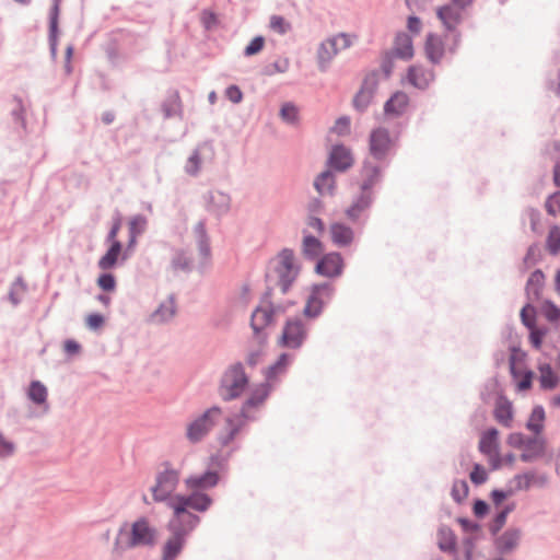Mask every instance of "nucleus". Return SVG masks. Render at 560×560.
Returning a JSON list of instances; mask_svg holds the SVG:
<instances>
[{
    "instance_id": "1",
    "label": "nucleus",
    "mask_w": 560,
    "mask_h": 560,
    "mask_svg": "<svg viewBox=\"0 0 560 560\" xmlns=\"http://www.w3.org/2000/svg\"><path fill=\"white\" fill-rule=\"evenodd\" d=\"M179 483V471L166 467L160 471L156 477L154 485L150 488L152 499L156 503L165 502L171 509L172 503L183 499L188 502L184 506L185 511L206 512L212 504V499L203 492H191L190 494H174Z\"/></svg>"
},
{
    "instance_id": "2",
    "label": "nucleus",
    "mask_w": 560,
    "mask_h": 560,
    "mask_svg": "<svg viewBox=\"0 0 560 560\" xmlns=\"http://www.w3.org/2000/svg\"><path fill=\"white\" fill-rule=\"evenodd\" d=\"M186 500L179 499L172 503V517L167 523L171 536L162 546V560H175L180 553L186 537L197 527L200 517L190 511H185Z\"/></svg>"
},
{
    "instance_id": "3",
    "label": "nucleus",
    "mask_w": 560,
    "mask_h": 560,
    "mask_svg": "<svg viewBox=\"0 0 560 560\" xmlns=\"http://www.w3.org/2000/svg\"><path fill=\"white\" fill-rule=\"evenodd\" d=\"M159 530L151 521L141 516L131 523H124L115 537L113 550L121 553L138 547H152L158 542Z\"/></svg>"
},
{
    "instance_id": "4",
    "label": "nucleus",
    "mask_w": 560,
    "mask_h": 560,
    "mask_svg": "<svg viewBox=\"0 0 560 560\" xmlns=\"http://www.w3.org/2000/svg\"><path fill=\"white\" fill-rule=\"evenodd\" d=\"M269 392L270 386L267 383L258 385L253 389L250 396L245 401L241 415L226 419V433H222L219 438L223 446L229 445L234 440L240 429L247 420L255 418L256 411L262 406Z\"/></svg>"
},
{
    "instance_id": "5",
    "label": "nucleus",
    "mask_w": 560,
    "mask_h": 560,
    "mask_svg": "<svg viewBox=\"0 0 560 560\" xmlns=\"http://www.w3.org/2000/svg\"><path fill=\"white\" fill-rule=\"evenodd\" d=\"M271 273L277 279L283 293H285L291 284L295 281L300 273V265L295 258L293 250L284 248L270 261Z\"/></svg>"
},
{
    "instance_id": "6",
    "label": "nucleus",
    "mask_w": 560,
    "mask_h": 560,
    "mask_svg": "<svg viewBox=\"0 0 560 560\" xmlns=\"http://www.w3.org/2000/svg\"><path fill=\"white\" fill-rule=\"evenodd\" d=\"M221 417V410L212 407L201 416L190 421L186 427V438L190 443L200 442L213 428L215 421Z\"/></svg>"
},
{
    "instance_id": "7",
    "label": "nucleus",
    "mask_w": 560,
    "mask_h": 560,
    "mask_svg": "<svg viewBox=\"0 0 560 560\" xmlns=\"http://www.w3.org/2000/svg\"><path fill=\"white\" fill-rule=\"evenodd\" d=\"M247 384V377L241 364L231 366L223 375L221 395L224 399L237 397Z\"/></svg>"
},
{
    "instance_id": "8",
    "label": "nucleus",
    "mask_w": 560,
    "mask_h": 560,
    "mask_svg": "<svg viewBox=\"0 0 560 560\" xmlns=\"http://www.w3.org/2000/svg\"><path fill=\"white\" fill-rule=\"evenodd\" d=\"M499 445V431L497 429L490 428L482 432L478 448L487 457L489 465L494 470L502 467Z\"/></svg>"
},
{
    "instance_id": "9",
    "label": "nucleus",
    "mask_w": 560,
    "mask_h": 560,
    "mask_svg": "<svg viewBox=\"0 0 560 560\" xmlns=\"http://www.w3.org/2000/svg\"><path fill=\"white\" fill-rule=\"evenodd\" d=\"M396 139L390 136L388 129L377 127L373 129L369 137L370 154L376 160L385 159L394 148Z\"/></svg>"
},
{
    "instance_id": "10",
    "label": "nucleus",
    "mask_w": 560,
    "mask_h": 560,
    "mask_svg": "<svg viewBox=\"0 0 560 560\" xmlns=\"http://www.w3.org/2000/svg\"><path fill=\"white\" fill-rule=\"evenodd\" d=\"M350 38L340 34L323 42L317 51L318 65L322 70H326L334 57L342 49L350 46Z\"/></svg>"
},
{
    "instance_id": "11",
    "label": "nucleus",
    "mask_w": 560,
    "mask_h": 560,
    "mask_svg": "<svg viewBox=\"0 0 560 560\" xmlns=\"http://www.w3.org/2000/svg\"><path fill=\"white\" fill-rule=\"evenodd\" d=\"M332 291V285L328 283L313 285L304 307V315L307 317L319 315L324 302L330 299Z\"/></svg>"
},
{
    "instance_id": "12",
    "label": "nucleus",
    "mask_w": 560,
    "mask_h": 560,
    "mask_svg": "<svg viewBox=\"0 0 560 560\" xmlns=\"http://www.w3.org/2000/svg\"><path fill=\"white\" fill-rule=\"evenodd\" d=\"M273 308L270 304H262L258 306L253 315L250 325L254 330V341L258 346H262L267 339V336L262 334V330L272 322L273 319Z\"/></svg>"
},
{
    "instance_id": "13",
    "label": "nucleus",
    "mask_w": 560,
    "mask_h": 560,
    "mask_svg": "<svg viewBox=\"0 0 560 560\" xmlns=\"http://www.w3.org/2000/svg\"><path fill=\"white\" fill-rule=\"evenodd\" d=\"M306 337V329L300 319L288 320L283 327L280 343L283 347L296 349Z\"/></svg>"
},
{
    "instance_id": "14",
    "label": "nucleus",
    "mask_w": 560,
    "mask_h": 560,
    "mask_svg": "<svg viewBox=\"0 0 560 560\" xmlns=\"http://www.w3.org/2000/svg\"><path fill=\"white\" fill-rule=\"evenodd\" d=\"M343 269V259L339 253H328L324 255L316 264L315 271L327 278H335L341 275Z\"/></svg>"
},
{
    "instance_id": "15",
    "label": "nucleus",
    "mask_w": 560,
    "mask_h": 560,
    "mask_svg": "<svg viewBox=\"0 0 560 560\" xmlns=\"http://www.w3.org/2000/svg\"><path fill=\"white\" fill-rule=\"evenodd\" d=\"M434 80V72L420 65L410 66L402 82H407L416 89L424 90Z\"/></svg>"
},
{
    "instance_id": "16",
    "label": "nucleus",
    "mask_w": 560,
    "mask_h": 560,
    "mask_svg": "<svg viewBox=\"0 0 560 560\" xmlns=\"http://www.w3.org/2000/svg\"><path fill=\"white\" fill-rule=\"evenodd\" d=\"M436 15L443 26L448 32L454 33L463 20L464 10L451 3L440 7L436 10Z\"/></svg>"
},
{
    "instance_id": "17",
    "label": "nucleus",
    "mask_w": 560,
    "mask_h": 560,
    "mask_svg": "<svg viewBox=\"0 0 560 560\" xmlns=\"http://www.w3.org/2000/svg\"><path fill=\"white\" fill-rule=\"evenodd\" d=\"M546 482L545 476H539L534 471H527L515 475L509 482L510 493L528 490L533 486H542Z\"/></svg>"
},
{
    "instance_id": "18",
    "label": "nucleus",
    "mask_w": 560,
    "mask_h": 560,
    "mask_svg": "<svg viewBox=\"0 0 560 560\" xmlns=\"http://www.w3.org/2000/svg\"><path fill=\"white\" fill-rule=\"evenodd\" d=\"M446 51L445 40L442 36L430 33L424 42L425 57L433 63H439Z\"/></svg>"
},
{
    "instance_id": "19",
    "label": "nucleus",
    "mask_w": 560,
    "mask_h": 560,
    "mask_svg": "<svg viewBox=\"0 0 560 560\" xmlns=\"http://www.w3.org/2000/svg\"><path fill=\"white\" fill-rule=\"evenodd\" d=\"M329 235L331 242L337 247L350 246L354 240L353 230L349 225L341 222H332L329 225Z\"/></svg>"
},
{
    "instance_id": "20",
    "label": "nucleus",
    "mask_w": 560,
    "mask_h": 560,
    "mask_svg": "<svg viewBox=\"0 0 560 560\" xmlns=\"http://www.w3.org/2000/svg\"><path fill=\"white\" fill-rule=\"evenodd\" d=\"M493 417L504 428H512L514 420L513 404L504 396L495 400Z\"/></svg>"
},
{
    "instance_id": "21",
    "label": "nucleus",
    "mask_w": 560,
    "mask_h": 560,
    "mask_svg": "<svg viewBox=\"0 0 560 560\" xmlns=\"http://www.w3.org/2000/svg\"><path fill=\"white\" fill-rule=\"evenodd\" d=\"M218 481V474L215 471L209 470L201 476H189L185 479V485L187 489L191 490L192 492H200L199 490L213 488L217 486Z\"/></svg>"
},
{
    "instance_id": "22",
    "label": "nucleus",
    "mask_w": 560,
    "mask_h": 560,
    "mask_svg": "<svg viewBox=\"0 0 560 560\" xmlns=\"http://www.w3.org/2000/svg\"><path fill=\"white\" fill-rule=\"evenodd\" d=\"M409 106V96L405 92H396L384 105V114L389 117L402 115Z\"/></svg>"
},
{
    "instance_id": "23",
    "label": "nucleus",
    "mask_w": 560,
    "mask_h": 560,
    "mask_svg": "<svg viewBox=\"0 0 560 560\" xmlns=\"http://www.w3.org/2000/svg\"><path fill=\"white\" fill-rule=\"evenodd\" d=\"M330 165L338 170L345 171L353 163L351 152L343 145H336L332 148L329 156Z\"/></svg>"
},
{
    "instance_id": "24",
    "label": "nucleus",
    "mask_w": 560,
    "mask_h": 560,
    "mask_svg": "<svg viewBox=\"0 0 560 560\" xmlns=\"http://www.w3.org/2000/svg\"><path fill=\"white\" fill-rule=\"evenodd\" d=\"M545 453V441L541 438H528L521 454L523 462H532Z\"/></svg>"
},
{
    "instance_id": "25",
    "label": "nucleus",
    "mask_w": 560,
    "mask_h": 560,
    "mask_svg": "<svg viewBox=\"0 0 560 560\" xmlns=\"http://www.w3.org/2000/svg\"><path fill=\"white\" fill-rule=\"evenodd\" d=\"M121 250L122 244L120 242H114V244H110L107 252L100 258L97 262L98 268L104 271L114 268L118 261Z\"/></svg>"
},
{
    "instance_id": "26",
    "label": "nucleus",
    "mask_w": 560,
    "mask_h": 560,
    "mask_svg": "<svg viewBox=\"0 0 560 560\" xmlns=\"http://www.w3.org/2000/svg\"><path fill=\"white\" fill-rule=\"evenodd\" d=\"M394 52L401 59H411L413 57L412 39L409 35L400 33L395 38Z\"/></svg>"
},
{
    "instance_id": "27",
    "label": "nucleus",
    "mask_w": 560,
    "mask_h": 560,
    "mask_svg": "<svg viewBox=\"0 0 560 560\" xmlns=\"http://www.w3.org/2000/svg\"><path fill=\"white\" fill-rule=\"evenodd\" d=\"M371 203V194L363 189L358 199L346 210V214L350 220L355 221L360 214L369 208Z\"/></svg>"
},
{
    "instance_id": "28",
    "label": "nucleus",
    "mask_w": 560,
    "mask_h": 560,
    "mask_svg": "<svg viewBox=\"0 0 560 560\" xmlns=\"http://www.w3.org/2000/svg\"><path fill=\"white\" fill-rule=\"evenodd\" d=\"M375 92V85L364 82L361 90L355 95L353 103L359 110H364L373 100Z\"/></svg>"
},
{
    "instance_id": "29",
    "label": "nucleus",
    "mask_w": 560,
    "mask_h": 560,
    "mask_svg": "<svg viewBox=\"0 0 560 560\" xmlns=\"http://www.w3.org/2000/svg\"><path fill=\"white\" fill-rule=\"evenodd\" d=\"M539 370V382L540 386L545 389H552L559 383V377L553 372L549 364H541L538 368Z\"/></svg>"
},
{
    "instance_id": "30",
    "label": "nucleus",
    "mask_w": 560,
    "mask_h": 560,
    "mask_svg": "<svg viewBox=\"0 0 560 560\" xmlns=\"http://www.w3.org/2000/svg\"><path fill=\"white\" fill-rule=\"evenodd\" d=\"M545 422V410L541 406H536L532 410L529 419L527 421L526 428L534 432L535 434H539L544 429Z\"/></svg>"
},
{
    "instance_id": "31",
    "label": "nucleus",
    "mask_w": 560,
    "mask_h": 560,
    "mask_svg": "<svg viewBox=\"0 0 560 560\" xmlns=\"http://www.w3.org/2000/svg\"><path fill=\"white\" fill-rule=\"evenodd\" d=\"M148 221L143 215H135L129 221V247L133 246L137 237L145 231Z\"/></svg>"
},
{
    "instance_id": "32",
    "label": "nucleus",
    "mask_w": 560,
    "mask_h": 560,
    "mask_svg": "<svg viewBox=\"0 0 560 560\" xmlns=\"http://www.w3.org/2000/svg\"><path fill=\"white\" fill-rule=\"evenodd\" d=\"M302 249H303V254L306 257L315 258L323 253L324 247H323L322 242L318 238H316L312 235H306L303 238Z\"/></svg>"
},
{
    "instance_id": "33",
    "label": "nucleus",
    "mask_w": 560,
    "mask_h": 560,
    "mask_svg": "<svg viewBox=\"0 0 560 560\" xmlns=\"http://www.w3.org/2000/svg\"><path fill=\"white\" fill-rule=\"evenodd\" d=\"M47 395L48 393L46 386L39 381H33L30 384L27 396L33 402L37 405L45 404L47 400Z\"/></svg>"
},
{
    "instance_id": "34",
    "label": "nucleus",
    "mask_w": 560,
    "mask_h": 560,
    "mask_svg": "<svg viewBox=\"0 0 560 560\" xmlns=\"http://www.w3.org/2000/svg\"><path fill=\"white\" fill-rule=\"evenodd\" d=\"M175 314V303L173 299H167L152 314V319L156 323H163L172 318Z\"/></svg>"
},
{
    "instance_id": "35",
    "label": "nucleus",
    "mask_w": 560,
    "mask_h": 560,
    "mask_svg": "<svg viewBox=\"0 0 560 560\" xmlns=\"http://www.w3.org/2000/svg\"><path fill=\"white\" fill-rule=\"evenodd\" d=\"M521 534L518 530H508L498 540L500 550L508 552L514 549L520 540Z\"/></svg>"
},
{
    "instance_id": "36",
    "label": "nucleus",
    "mask_w": 560,
    "mask_h": 560,
    "mask_svg": "<svg viewBox=\"0 0 560 560\" xmlns=\"http://www.w3.org/2000/svg\"><path fill=\"white\" fill-rule=\"evenodd\" d=\"M314 185L319 194H330L335 186L334 175L329 171H325L316 178Z\"/></svg>"
},
{
    "instance_id": "37",
    "label": "nucleus",
    "mask_w": 560,
    "mask_h": 560,
    "mask_svg": "<svg viewBox=\"0 0 560 560\" xmlns=\"http://www.w3.org/2000/svg\"><path fill=\"white\" fill-rule=\"evenodd\" d=\"M511 372H512L514 380H516V382H517L516 386H517L518 390H527L532 387L533 372H530V371L521 372L516 369L514 363H512V365H511Z\"/></svg>"
},
{
    "instance_id": "38",
    "label": "nucleus",
    "mask_w": 560,
    "mask_h": 560,
    "mask_svg": "<svg viewBox=\"0 0 560 560\" xmlns=\"http://www.w3.org/2000/svg\"><path fill=\"white\" fill-rule=\"evenodd\" d=\"M539 310L547 320L551 323L560 320V308L553 302L549 300L544 301Z\"/></svg>"
},
{
    "instance_id": "39",
    "label": "nucleus",
    "mask_w": 560,
    "mask_h": 560,
    "mask_svg": "<svg viewBox=\"0 0 560 560\" xmlns=\"http://www.w3.org/2000/svg\"><path fill=\"white\" fill-rule=\"evenodd\" d=\"M182 102L179 94L174 92L163 106L166 117L176 116L180 113Z\"/></svg>"
},
{
    "instance_id": "40",
    "label": "nucleus",
    "mask_w": 560,
    "mask_h": 560,
    "mask_svg": "<svg viewBox=\"0 0 560 560\" xmlns=\"http://www.w3.org/2000/svg\"><path fill=\"white\" fill-rule=\"evenodd\" d=\"M547 249L556 255L560 252V229L553 226L550 229L547 237Z\"/></svg>"
},
{
    "instance_id": "41",
    "label": "nucleus",
    "mask_w": 560,
    "mask_h": 560,
    "mask_svg": "<svg viewBox=\"0 0 560 560\" xmlns=\"http://www.w3.org/2000/svg\"><path fill=\"white\" fill-rule=\"evenodd\" d=\"M521 318H522V322L523 324L529 329V328H533V327H536L535 325V322H536V311L535 308L527 304L525 305L522 311H521Z\"/></svg>"
},
{
    "instance_id": "42",
    "label": "nucleus",
    "mask_w": 560,
    "mask_h": 560,
    "mask_svg": "<svg viewBox=\"0 0 560 560\" xmlns=\"http://www.w3.org/2000/svg\"><path fill=\"white\" fill-rule=\"evenodd\" d=\"M97 285L107 292H113L116 289V279L112 273H102L97 278Z\"/></svg>"
},
{
    "instance_id": "43",
    "label": "nucleus",
    "mask_w": 560,
    "mask_h": 560,
    "mask_svg": "<svg viewBox=\"0 0 560 560\" xmlns=\"http://www.w3.org/2000/svg\"><path fill=\"white\" fill-rule=\"evenodd\" d=\"M270 28L279 34H284L290 28V24L282 16L273 15L270 19Z\"/></svg>"
},
{
    "instance_id": "44",
    "label": "nucleus",
    "mask_w": 560,
    "mask_h": 560,
    "mask_svg": "<svg viewBox=\"0 0 560 560\" xmlns=\"http://www.w3.org/2000/svg\"><path fill=\"white\" fill-rule=\"evenodd\" d=\"M201 159L197 151H195L186 163V172L190 175H196L200 170Z\"/></svg>"
},
{
    "instance_id": "45",
    "label": "nucleus",
    "mask_w": 560,
    "mask_h": 560,
    "mask_svg": "<svg viewBox=\"0 0 560 560\" xmlns=\"http://www.w3.org/2000/svg\"><path fill=\"white\" fill-rule=\"evenodd\" d=\"M331 131L338 136H346L350 132V120L347 117H341L336 120Z\"/></svg>"
},
{
    "instance_id": "46",
    "label": "nucleus",
    "mask_w": 560,
    "mask_h": 560,
    "mask_svg": "<svg viewBox=\"0 0 560 560\" xmlns=\"http://www.w3.org/2000/svg\"><path fill=\"white\" fill-rule=\"evenodd\" d=\"M529 341L535 349L539 350L542 343V339L546 335V330L537 327L529 328Z\"/></svg>"
},
{
    "instance_id": "47",
    "label": "nucleus",
    "mask_w": 560,
    "mask_h": 560,
    "mask_svg": "<svg viewBox=\"0 0 560 560\" xmlns=\"http://www.w3.org/2000/svg\"><path fill=\"white\" fill-rule=\"evenodd\" d=\"M487 478H488V475H487V471L485 470V468L481 465L476 464L472 471L470 472V480L475 485H481V483L486 482Z\"/></svg>"
},
{
    "instance_id": "48",
    "label": "nucleus",
    "mask_w": 560,
    "mask_h": 560,
    "mask_svg": "<svg viewBox=\"0 0 560 560\" xmlns=\"http://www.w3.org/2000/svg\"><path fill=\"white\" fill-rule=\"evenodd\" d=\"M288 363L289 357L287 354H281L277 363L269 368L268 378H271L276 374L283 372Z\"/></svg>"
},
{
    "instance_id": "49",
    "label": "nucleus",
    "mask_w": 560,
    "mask_h": 560,
    "mask_svg": "<svg viewBox=\"0 0 560 560\" xmlns=\"http://www.w3.org/2000/svg\"><path fill=\"white\" fill-rule=\"evenodd\" d=\"M265 39L261 36H257L245 48L246 56H253L258 54L264 48Z\"/></svg>"
},
{
    "instance_id": "50",
    "label": "nucleus",
    "mask_w": 560,
    "mask_h": 560,
    "mask_svg": "<svg viewBox=\"0 0 560 560\" xmlns=\"http://www.w3.org/2000/svg\"><path fill=\"white\" fill-rule=\"evenodd\" d=\"M547 211L552 215L560 214V192H556L549 197L546 202Z\"/></svg>"
},
{
    "instance_id": "51",
    "label": "nucleus",
    "mask_w": 560,
    "mask_h": 560,
    "mask_svg": "<svg viewBox=\"0 0 560 560\" xmlns=\"http://www.w3.org/2000/svg\"><path fill=\"white\" fill-rule=\"evenodd\" d=\"M280 115L283 120L288 122H293L298 117V109L292 104H284L281 108Z\"/></svg>"
},
{
    "instance_id": "52",
    "label": "nucleus",
    "mask_w": 560,
    "mask_h": 560,
    "mask_svg": "<svg viewBox=\"0 0 560 560\" xmlns=\"http://www.w3.org/2000/svg\"><path fill=\"white\" fill-rule=\"evenodd\" d=\"M527 439L528 438H526L524 434L515 432V433H511L508 436L506 442L512 447L523 450Z\"/></svg>"
},
{
    "instance_id": "53",
    "label": "nucleus",
    "mask_w": 560,
    "mask_h": 560,
    "mask_svg": "<svg viewBox=\"0 0 560 560\" xmlns=\"http://www.w3.org/2000/svg\"><path fill=\"white\" fill-rule=\"evenodd\" d=\"M85 324L90 329L96 330L104 325V317L101 314H90L85 318Z\"/></svg>"
},
{
    "instance_id": "54",
    "label": "nucleus",
    "mask_w": 560,
    "mask_h": 560,
    "mask_svg": "<svg viewBox=\"0 0 560 560\" xmlns=\"http://www.w3.org/2000/svg\"><path fill=\"white\" fill-rule=\"evenodd\" d=\"M225 95L232 103L235 104L240 103L243 98V93L236 85L229 86L225 91Z\"/></svg>"
},
{
    "instance_id": "55",
    "label": "nucleus",
    "mask_w": 560,
    "mask_h": 560,
    "mask_svg": "<svg viewBox=\"0 0 560 560\" xmlns=\"http://www.w3.org/2000/svg\"><path fill=\"white\" fill-rule=\"evenodd\" d=\"M14 452V445L0 435V457H5Z\"/></svg>"
},
{
    "instance_id": "56",
    "label": "nucleus",
    "mask_w": 560,
    "mask_h": 560,
    "mask_svg": "<svg viewBox=\"0 0 560 560\" xmlns=\"http://www.w3.org/2000/svg\"><path fill=\"white\" fill-rule=\"evenodd\" d=\"M120 228H121V220L118 218L114 221L113 226L107 235V241L110 244H114V242H119L117 240V236H118Z\"/></svg>"
},
{
    "instance_id": "57",
    "label": "nucleus",
    "mask_w": 560,
    "mask_h": 560,
    "mask_svg": "<svg viewBox=\"0 0 560 560\" xmlns=\"http://www.w3.org/2000/svg\"><path fill=\"white\" fill-rule=\"evenodd\" d=\"M513 493H510V488L506 491L502 490H493L491 493V499L494 504L499 505L501 504L506 498L512 495Z\"/></svg>"
},
{
    "instance_id": "58",
    "label": "nucleus",
    "mask_w": 560,
    "mask_h": 560,
    "mask_svg": "<svg viewBox=\"0 0 560 560\" xmlns=\"http://www.w3.org/2000/svg\"><path fill=\"white\" fill-rule=\"evenodd\" d=\"M80 349H81V347L75 340L68 339L63 343L65 352L70 355H74V354L79 353Z\"/></svg>"
},
{
    "instance_id": "59",
    "label": "nucleus",
    "mask_w": 560,
    "mask_h": 560,
    "mask_svg": "<svg viewBox=\"0 0 560 560\" xmlns=\"http://www.w3.org/2000/svg\"><path fill=\"white\" fill-rule=\"evenodd\" d=\"M215 200L218 201L215 206H218L219 209H226L229 207V197L226 195L221 192L212 195L211 201L214 203Z\"/></svg>"
},
{
    "instance_id": "60",
    "label": "nucleus",
    "mask_w": 560,
    "mask_h": 560,
    "mask_svg": "<svg viewBox=\"0 0 560 560\" xmlns=\"http://www.w3.org/2000/svg\"><path fill=\"white\" fill-rule=\"evenodd\" d=\"M407 27L411 33L419 34L421 31V21L417 16H409Z\"/></svg>"
},
{
    "instance_id": "61",
    "label": "nucleus",
    "mask_w": 560,
    "mask_h": 560,
    "mask_svg": "<svg viewBox=\"0 0 560 560\" xmlns=\"http://www.w3.org/2000/svg\"><path fill=\"white\" fill-rule=\"evenodd\" d=\"M430 0H406V4L411 11H421Z\"/></svg>"
},
{
    "instance_id": "62",
    "label": "nucleus",
    "mask_w": 560,
    "mask_h": 560,
    "mask_svg": "<svg viewBox=\"0 0 560 560\" xmlns=\"http://www.w3.org/2000/svg\"><path fill=\"white\" fill-rule=\"evenodd\" d=\"M196 233L199 235V237L201 240V250L205 254V256H207L209 254V248L206 244H203V238L206 236V231H205L203 224L199 223L196 226Z\"/></svg>"
},
{
    "instance_id": "63",
    "label": "nucleus",
    "mask_w": 560,
    "mask_h": 560,
    "mask_svg": "<svg viewBox=\"0 0 560 560\" xmlns=\"http://www.w3.org/2000/svg\"><path fill=\"white\" fill-rule=\"evenodd\" d=\"M54 1H55V4L52 8V16H51V21H50L51 33H55L56 28H57V18H58L59 4H60L61 0H54Z\"/></svg>"
},
{
    "instance_id": "64",
    "label": "nucleus",
    "mask_w": 560,
    "mask_h": 560,
    "mask_svg": "<svg viewBox=\"0 0 560 560\" xmlns=\"http://www.w3.org/2000/svg\"><path fill=\"white\" fill-rule=\"evenodd\" d=\"M307 224L319 233L324 232V222L319 218L311 217Z\"/></svg>"
}]
</instances>
